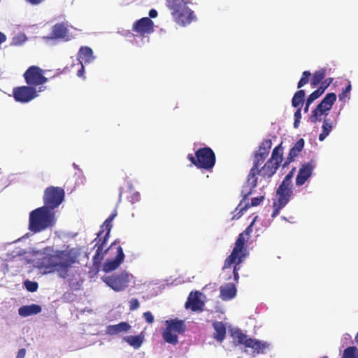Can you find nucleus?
<instances>
[{"label":"nucleus","mask_w":358,"mask_h":358,"mask_svg":"<svg viewBox=\"0 0 358 358\" xmlns=\"http://www.w3.org/2000/svg\"><path fill=\"white\" fill-rule=\"evenodd\" d=\"M215 329L213 338L220 342H222L226 336V327L222 322H215L213 324Z\"/></svg>","instance_id":"obj_28"},{"label":"nucleus","mask_w":358,"mask_h":358,"mask_svg":"<svg viewBox=\"0 0 358 358\" xmlns=\"http://www.w3.org/2000/svg\"><path fill=\"white\" fill-rule=\"evenodd\" d=\"M26 355V350L24 348H22L19 350L17 357V358H24Z\"/></svg>","instance_id":"obj_47"},{"label":"nucleus","mask_w":358,"mask_h":358,"mask_svg":"<svg viewBox=\"0 0 358 358\" xmlns=\"http://www.w3.org/2000/svg\"><path fill=\"white\" fill-rule=\"evenodd\" d=\"M52 38L60 39L63 41H69L71 40L68 24L65 22H60L55 24L52 28Z\"/></svg>","instance_id":"obj_18"},{"label":"nucleus","mask_w":358,"mask_h":358,"mask_svg":"<svg viewBox=\"0 0 358 358\" xmlns=\"http://www.w3.org/2000/svg\"><path fill=\"white\" fill-rule=\"evenodd\" d=\"M322 94V90L317 88L308 96V104H311L315 99H318Z\"/></svg>","instance_id":"obj_40"},{"label":"nucleus","mask_w":358,"mask_h":358,"mask_svg":"<svg viewBox=\"0 0 358 358\" xmlns=\"http://www.w3.org/2000/svg\"><path fill=\"white\" fill-rule=\"evenodd\" d=\"M326 70L321 69L313 73V76L310 80L312 87H317L324 79Z\"/></svg>","instance_id":"obj_32"},{"label":"nucleus","mask_w":358,"mask_h":358,"mask_svg":"<svg viewBox=\"0 0 358 358\" xmlns=\"http://www.w3.org/2000/svg\"><path fill=\"white\" fill-rule=\"evenodd\" d=\"M310 104H308V100L306 99V106L304 108V112L307 113L308 111V108Z\"/></svg>","instance_id":"obj_53"},{"label":"nucleus","mask_w":358,"mask_h":358,"mask_svg":"<svg viewBox=\"0 0 358 358\" xmlns=\"http://www.w3.org/2000/svg\"><path fill=\"white\" fill-rule=\"evenodd\" d=\"M333 78H328L324 81H322L320 83V86L318 87L319 89L322 90V92L324 93L326 89L330 85V84L332 83Z\"/></svg>","instance_id":"obj_44"},{"label":"nucleus","mask_w":358,"mask_h":358,"mask_svg":"<svg viewBox=\"0 0 358 358\" xmlns=\"http://www.w3.org/2000/svg\"><path fill=\"white\" fill-rule=\"evenodd\" d=\"M311 73L308 71H305L302 73V76L298 83L297 87L299 89L306 85L309 82V78Z\"/></svg>","instance_id":"obj_38"},{"label":"nucleus","mask_w":358,"mask_h":358,"mask_svg":"<svg viewBox=\"0 0 358 358\" xmlns=\"http://www.w3.org/2000/svg\"><path fill=\"white\" fill-rule=\"evenodd\" d=\"M157 11L155 9H151L149 11V16L151 18H155L157 16Z\"/></svg>","instance_id":"obj_50"},{"label":"nucleus","mask_w":358,"mask_h":358,"mask_svg":"<svg viewBox=\"0 0 358 358\" xmlns=\"http://www.w3.org/2000/svg\"><path fill=\"white\" fill-rule=\"evenodd\" d=\"M143 317L148 324H152L154 322V317L151 312H145L143 315Z\"/></svg>","instance_id":"obj_45"},{"label":"nucleus","mask_w":358,"mask_h":358,"mask_svg":"<svg viewBox=\"0 0 358 358\" xmlns=\"http://www.w3.org/2000/svg\"><path fill=\"white\" fill-rule=\"evenodd\" d=\"M26 289L30 292H34L38 289V285L35 281L27 280L24 282Z\"/></svg>","instance_id":"obj_39"},{"label":"nucleus","mask_w":358,"mask_h":358,"mask_svg":"<svg viewBox=\"0 0 358 358\" xmlns=\"http://www.w3.org/2000/svg\"><path fill=\"white\" fill-rule=\"evenodd\" d=\"M140 306L139 301L137 299L133 298L129 301V310L134 311L137 310Z\"/></svg>","instance_id":"obj_43"},{"label":"nucleus","mask_w":358,"mask_h":358,"mask_svg":"<svg viewBox=\"0 0 358 358\" xmlns=\"http://www.w3.org/2000/svg\"><path fill=\"white\" fill-rule=\"evenodd\" d=\"M94 59L92 48L84 46L81 47L78 52V64H90Z\"/></svg>","instance_id":"obj_23"},{"label":"nucleus","mask_w":358,"mask_h":358,"mask_svg":"<svg viewBox=\"0 0 358 358\" xmlns=\"http://www.w3.org/2000/svg\"><path fill=\"white\" fill-rule=\"evenodd\" d=\"M187 159L199 169L211 170L215 164V155L213 150L209 147L201 148L195 152L187 155Z\"/></svg>","instance_id":"obj_5"},{"label":"nucleus","mask_w":358,"mask_h":358,"mask_svg":"<svg viewBox=\"0 0 358 358\" xmlns=\"http://www.w3.org/2000/svg\"><path fill=\"white\" fill-rule=\"evenodd\" d=\"M124 340L135 349L139 348L143 342L144 336L142 334L136 336H128L124 338Z\"/></svg>","instance_id":"obj_30"},{"label":"nucleus","mask_w":358,"mask_h":358,"mask_svg":"<svg viewBox=\"0 0 358 358\" xmlns=\"http://www.w3.org/2000/svg\"><path fill=\"white\" fill-rule=\"evenodd\" d=\"M271 145L272 141L271 139H264L259 146L258 150L255 153L252 166L247 176L245 185L242 189L244 199H246L252 194V190L257 185L259 178L260 182L264 180V179H262L260 171L262 164L270 152Z\"/></svg>","instance_id":"obj_1"},{"label":"nucleus","mask_w":358,"mask_h":358,"mask_svg":"<svg viewBox=\"0 0 358 358\" xmlns=\"http://www.w3.org/2000/svg\"><path fill=\"white\" fill-rule=\"evenodd\" d=\"M253 223L254 221L242 233L238 235L231 253L226 258L224 262V266L222 268L223 270L231 268V265L234 264L233 274L234 280L236 282H238L239 279V264H241L244 261L246 256L248 255L245 243L248 240L250 234L252 231Z\"/></svg>","instance_id":"obj_2"},{"label":"nucleus","mask_w":358,"mask_h":358,"mask_svg":"<svg viewBox=\"0 0 358 358\" xmlns=\"http://www.w3.org/2000/svg\"><path fill=\"white\" fill-rule=\"evenodd\" d=\"M336 100V95L334 92L328 93L317 105V106L313 110L309 120L313 123H316L322 120V116H327L328 112L331 109L333 105Z\"/></svg>","instance_id":"obj_9"},{"label":"nucleus","mask_w":358,"mask_h":358,"mask_svg":"<svg viewBox=\"0 0 358 358\" xmlns=\"http://www.w3.org/2000/svg\"><path fill=\"white\" fill-rule=\"evenodd\" d=\"M236 292L234 283H227L220 287V296L224 301H229L236 296Z\"/></svg>","instance_id":"obj_22"},{"label":"nucleus","mask_w":358,"mask_h":358,"mask_svg":"<svg viewBox=\"0 0 358 358\" xmlns=\"http://www.w3.org/2000/svg\"><path fill=\"white\" fill-rule=\"evenodd\" d=\"M295 168H293L292 171L284 178L281 184H284L285 186L287 187H292V178L293 177L294 173L295 171Z\"/></svg>","instance_id":"obj_41"},{"label":"nucleus","mask_w":358,"mask_h":358,"mask_svg":"<svg viewBox=\"0 0 358 358\" xmlns=\"http://www.w3.org/2000/svg\"><path fill=\"white\" fill-rule=\"evenodd\" d=\"M27 39V38L24 34L20 33L12 38L11 45L15 46L22 45Z\"/></svg>","instance_id":"obj_36"},{"label":"nucleus","mask_w":358,"mask_h":358,"mask_svg":"<svg viewBox=\"0 0 358 358\" xmlns=\"http://www.w3.org/2000/svg\"><path fill=\"white\" fill-rule=\"evenodd\" d=\"M117 215V210L115 209L101 226V230L98 233L97 237L94 240V242H96L94 248L103 250L105 248L112 229V222Z\"/></svg>","instance_id":"obj_12"},{"label":"nucleus","mask_w":358,"mask_h":358,"mask_svg":"<svg viewBox=\"0 0 358 358\" xmlns=\"http://www.w3.org/2000/svg\"><path fill=\"white\" fill-rule=\"evenodd\" d=\"M341 358H358V348L355 346L348 347Z\"/></svg>","instance_id":"obj_35"},{"label":"nucleus","mask_w":358,"mask_h":358,"mask_svg":"<svg viewBox=\"0 0 358 358\" xmlns=\"http://www.w3.org/2000/svg\"><path fill=\"white\" fill-rule=\"evenodd\" d=\"M75 259L69 253L61 251L54 256L48 257V264L43 265L48 273L57 271L62 278L68 276L69 268L74 264Z\"/></svg>","instance_id":"obj_4"},{"label":"nucleus","mask_w":358,"mask_h":358,"mask_svg":"<svg viewBox=\"0 0 358 358\" xmlns=\"http://www.w3.org/2000/svg\"><path fill=\"white\" fill-rule=\"evenodd\" d=\"M141 199V195L138 192H136L134 193H133V194L131 196V201L132 203H134V202H137L140 200Z\"/></svg>","instance_id":"obj_46"},{"label":"nucleus","mask_w":358,"mask_h":358,"mask_svg":"<svg viewBox=\"0 0 358 358\" xmlns=\"http://www.w3.org/2000/svg\"><path fill=\"white\" fill-rule=\"evenodd\" d=\"M36 88L31 85H23L15 87L13 89V96L17 102L25 103H29L38 96Z\"/></svg>","instance_id":"obj_14"},{"label":"nucleus","mask_w":358,"mask_h":358,"mask_svg":"<svg viewBox=\"0 0 358 358\" xmlns=\"http://www.w3.org/2000/svg\"><path fill=\"white\" fill-rule=\"evenodd\" d=\"M300 120L294 119V127L297 129L299 127Z\"/></svg>","instance_id":"obj_52"},{"label":"nucleus","mask_w":358,"mask_h":358,"mask_svg":"<svg viewBox=\"0 0 358 358\" xmlns=\"http://www.w3.org/2000/svg\"><path fill=\"white\" fill-rule=\"evenodd\" d=\"M64 189L59 187L50 186L44 191L43 202L47 209L52 210L57 208L64 201Z\"/></svg>","instance_id":"obj_8"},{"label":"nucleus","mask_w":358,"mask_h":358,"mask_svg":"<svg viewBox=\"0 0 358 358\" xmlns=\"http://www.w3.org/2000/svg\"><path fill=\"white\" fill-rule=\"evenodd\" d=\"M131 329V326L126 322H120L117 324L107 327L106 332L110 335L118 334L121 332H127Z\"/></svg>","instance_id":"obj_27"},{"label":"nucleus","mask_w":358,"mask_h":358,"mask_svg":"<svg viewBox=\"0 0 358 358\" xmlns=\"http://www.w3.org/2000/svg\"><path fill=\"white\" fill-rule=\"evenodd\" d=\"M42 308L38 304L22 306L18 310V313L22 317H27L31 315H36L41 312Z\"/></svg>","instance_id":"obj_26"},{"label":"nucleus","mask_w":358,"mask_h":358,"mask_svg":"<svg viewBox=\"0 0 358 358\" xmlns=\"http://www.w3.org/2000/svg\"><path fill=\"white\" fill-rule=\"evenodd\" d=\"M305 91L303 90H300L297 91L292 100V105L293 107H298L301 104H302L304 102V98H305Z\"/></svg>","instance_id":"obj_34"},{"label":"nucleus","mask_w":358,"mask_h":358,"mask_svg":"<svg viewBox=\"0 0 358 358\" xmlns=\"http://www.w3.org/2000/svg\"><path fill=\"white\" fill-rule=\"evenodd\" d=\"M166 328L174 333L182 334L186 330L184 321L178 319H172L166 321Z\"/></svg>","instance_id":"obj_25"},{"label":"nucleus","mask_w":358,"mask_h":358,"mask_svg":"<svg viewBox=\"0 0 358 358\" xmlns=\"http://www.w3.org/2000/svg\"><path fill=\"white\" fill-rule=\"evenodd\" d=\"M177 334H178L174 333L173 331H171V330H169L167 328H166L162 333V336L166 343L176 345L178 342Z\"/></svg>","instance_id":"obj_33"},{"label":"nucleus","mask_w":358,"mask_h":358,"mask_svg":"<svg viewBox=\"0 0 358 358\" xmlns=\"http://www.w3.org/2000/svg\"><path fill=\"white\" fill-rule=\"evenodd\" d=\"M16 358H17V357H16Z\"/></svg>","instance_id":"obj_56"},{"label":"nucleus","mask_w":358,"mask_h":358,"mask_svg":"<svg viewBox=\"0 0 358 358\" xmlns=\"http://www.w3.org/2000/svg\"><path fill=\"white\" fill-rule=\"evenodd\" d=\"M282 161V148L281 145L276 146L272 152L271 158L262 166L260 171L262 179L270 181V178L276 173Z\"/></svg>","instance_id":"obj_7"},{"label":"nucleus","mask_w":358,"mask_h":358,"mask_svg":"<svg viewBox=\"0 0 358 358\" xmlns=\"http://www.w3.org/2000/svg\"><path fill=\"white\" fill-rule=\"evenodd\" d=\"M124 259V254L123 252V249L121 246H118L117 248V255L115 259H107L103 266V270L105 272H110L115 270L123 262Z\"/></svg>","instance_id":"obj_19"},{"label":"nucleus","mask_w":358,"mask_h":358,"mask_svg":"<svg viewBox=\"0 0 358 358\" xmlns=\"http://www.w3.org/2000/svg\"><path fill=\"white\" fill-rule=\"evenodd\" d=\"M322 132L319 135V140L322 141L329 134L333 128V122L326 117L323 120Z\"/></svg>","instance_id":"obj_31"},{"label":"nucleus","mask_w":358,"mask_h":358,"mask_svg":"<svg viewBox=\"0 0 358 358\" xmlns=\"http://www.w3.org/2000/svg\"><path fill=\"white\" fill-rule=\"evenodd\" d=\"M294 119L301 120V109L299 108L294 113Z\"/></svg>","instance_id":"obj_49"},{"label":"nucleus","mask_w":358,"mask_h":358,"mask_svg":"<svg viewBox=\"0 0 358 358\" xmlns=\"http://www.w3.org/2000/svg\"><path fill=\"white\" fill-rule=\"evenodd\" d=\"M23 77L27 85L35 88L48 82V78L44 76V71L38 66H29L24 73Z\"/></svg>","instance_id":"obj_13"},{"label":"nucleus","mask_w":358,"mask_h":358,"mask_svg":"<svg viewBox=\"0 0 358 358\" xmlns=\"http://www.w3.org/2000/svg\"><path fill=\"white\" fill-rule=\"evenodd\" d=\"M132 31L137 36L145 37L154 31V22L148 17L141 18L133 24Z\"/></svg>","instance_id":"obj_17"},{"label":"nucleus","mask_w":358,"mask_h":358,"mask_svg":"<svg viewBox=\"0 0 358 358\" xmlns=\"http://www.w3.org/2000/svg\"><path fill=\"white\" fill-rule=\"evenodd\" d=\"M113 245H114V243H113L110 245V247L106 250H104V249L103 250V249L96 248V252L92 258L93 265L96 268H98L100 266L101 263L104 257V255L106 254V252L108 251V250L113 247Z\"/></svg>","instance_id":"obj_29"},{"label":"nucleus","mask_w":358,"mask_h":358,"mask_svg":"<svg viewBox=\"0 0 358 358\" xmlns=\"http://www.w3.org/2000/svg\"><path fill=\"white\" fill-rule=\"evenodd\" d=\"M352 86L350 83H348V85L342 90V92L339 94V99L340 100H343L345 98L350 97V92L351 90Z\"/></svg>","instance_id":"obj_42"},{"label":"nucleus","mask_w":358,"mask_h":358,"mask_svg":"<svg viewBox=\"0 0 358 358\" xmlns=\"http://www.w3.org/2000/svg\"><path fill=\"white\" fill-rule=\"evenodd\" d=\"M315 165L312 162L303 164L299 171L296 178V185L297 186L303 185L311 176Z\"/></svg>","instance_id":"obj_20"},{"label":"nucleus","mask_w":358,"mask_h":358,"mask_svg":"<svg viewBox=\"0 0 358 358\" xmlns=\"http://www.w3.org/2000/svg\"><path fill=\"white\" fill-rule=\"evenodd\" d=\"M293 191L291 187L285 186L280 184L276 190L277 199L273 203L272 217H275L279 215L280 210L288 203Z\"/></svg>","instance_id":"obj_10"},{"label":"nucleus","mask_w":358,"mask_h":358,"mask_svg":"<svg viewBox=\"0 0 358 358\" xmlns=\"http://www.w3.org/2000/svg\"><path fill=\"white\" fill-rule=\"evenodd\" d=\"M232 336L237 340L239 344L244 345L247 348H252L257 353H259L260 351L266 348L264 344L259 341L248 338L245 334L238 329L232 333Z\"/></svg>","instance_id":"obj_16"},{"label":"nucleus","mask_w":358,"mask_h":358,"mask_svg":"<svg viewBox=\"0 0 358 358\" xmlns=\"http://www.w3.org/2000/svg\"><path fill=\"white\" fill-rule=\"evenodd\" d=\"M28 3L31 5H38L41 3L44 0H26Z\"/></svg>","instance_id":"obj_51"},{"label":"nucleus","mask_w":358,"mask_h":358,"mask_svg":"<svg viewBox=\"0 0 358 358\" xmlns=\"http://www.w3.org/2000/svg\"><path fill=\"white\" fill-rule=\"evenodd\" d=\"M293 191L291 187L285 186L280 184L276 190L277 199L273 203L272 217H275L279 215L280 210L288 203Z\"/></svg>","instance_id":"obj_11"},{"label":"nucleus","mask_w":358,"mask_h":358,"mask_svg":"<svg viewBox=\"0 0 358 358\" xmlns=\"http://www.w3.org/2000/svg\"><path fill=\"white\" fill-rule=\"evenodd\" d=\"M264 196H257V197L252 199L250 206H259L264 201ZM249 207H250V205L248 203L245 205L244 207H242L240 209V212L238 213H242L243 210H246Z\"/></svg>","instance_id":"obj_37"},{"label":"nucleus","mask_w":358,"mask_h":358,"mask_svg":"<svg viewBox=\"0 0 358 358\" xmlns=\"http://www.w3.org/2000/svg\"><path fill=\"white\" fill-rule=\"evenodd\" d=\"M200 294L201 293L199 292H195L194 295L192 294V292H191L185 303V308H190L192 311L202 310L204 303L199 299Z\"/></svg>","instance_id":"obj_21"},{"label":"nucleus","mask_w":358,"mask_h":358,"mask_svg":"<svg viewBox=\"0 0 358 358\" xmlns=\"http://www.w3.org/2000/svg\"><path fill=\"white\" fill-rule=\"evenodd\" d=\"M129 274L126 271H121L107 276L104 278V282L115 292L124 290L130 281Z\"/></svg>","instance_id":"obj_15"},{"label":"nucleus","mask_w":358,"mask_h":358,"mask_svg":"<svg viewBox=\"0 0 358 358\" xmlns=\"http://www.w3.org/2000/svg\"><path fill=\"white\" fill-rule=\"evenodd\" d=\"M305 141L303 138L299 139L294 146L289 150L286 162L283 164V167H285L288 164L292 162L294 158L299 154L304 147Z\"/></svg>","instance_id":"obj_24"},{"label":"nucleus","mask_w":358,"mask_h":358,"mask_svg":"<svg viewBox=\"0 0 358 358\" xmlns=\"http://www.w3.org/2000/svg\"><path fill=\"white\" fill-rule=\"evenodd\" d=\"M322 358H328V357H327V356H324V357H322Z\"/></svg>","instance_id":"obj_55"},{"label":"nucleus","mask_w":358,"mask_h":358,"mask_svg":"<svg viewBox=\"0 0 358 358\" xmlns=\"http://www.w3.org/2000/svg\"><path fill=\"white\" fill-rule=\"evenodd\" d=\"M355 342L357 343V344L358 345V332L355 335Z\"/></svg>","instance_id":"obj_54"},{"label":"nucleus","mask_w":358,"mask_h":358,"mask_svg":"<svg viewBox=\"0 0 358 358\" xmlns=\"http://www.w3.org/2000/svg\"><path fill=\"white\" fill-rule=\"evenodd\" d=\"M80 69L77 71V76L78 77H83L85 73V68L83 64H80Z\"/></svg>","instance_id":"obj_48"},{"label":"nucleus","mask_w":358,"mask_h":358,"mask_svg":"<svg viewBox=\"0 0 358 358\" xmlns=\"http://www.w3.org/2000/svg\"><path fill=\"white\" fill-rule=\"evenodd\" d=\"M55 213L42 206L32 210L29 214V229L38 233L52 227L54 223Z\"/></svg>","instance_id":"obj_3"},{"label":"nucleus","mask_w":358,"mask_h":358,"mask_svg":"<svg viewBox=\"0 0 358 358\" xmlns=\"http://www.w3.org/2000/svg\"><path fill=\"white\" fill-rule=\"evenodd\" d=\"M168 8L172 10V15L179 25L185 26L196 19L194 12L187 6L184 0L176 1Z\"/></svg>","instance_id":"obj_6"}]
</instances>
